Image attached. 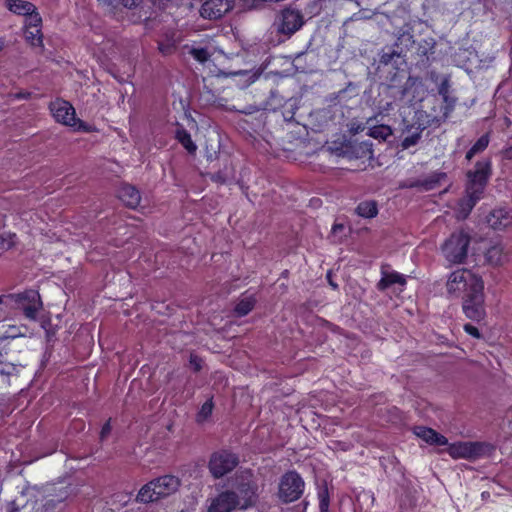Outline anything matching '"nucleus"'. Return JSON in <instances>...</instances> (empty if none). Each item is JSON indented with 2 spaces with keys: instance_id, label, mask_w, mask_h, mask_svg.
I'll return each instance as SVG.
<instances>
[{
  "instance_id": "39448f33",
  "label": "nucleus",
  "mask_w": 512,
  "mask_h": 512,
  "mask_svg": "<svg viewBox=\"0 0 512 512\" xmlns=\"http://www.w3.org/2000/svg\"><path fill=\"white\" fill-rule=\"evenodd\" d=\"M304 24L302 13L290 7H287L277 14L274 27L277 32L290 37L297 32Z\"/></svg>"
},
{
  "instance_id": "c756f323",
  "label": "nucleus",
  "mask_w": 512,
  "mask_h": 512,
  "mask_svg": "<svg viewBox=\"0 0 512 512\" xmlns=\"http://www.w3.org/2000/svg\"><path fill=\"white\" fill-rule=\"evenodd\" d=\"M319 508L320 512H329V491L326 485L319 488L318 491Z\"/></svg>"
},
{
  "instance_id": "603ef678",
  "label": "nucleus",
  "mask_w": 512,
  "mask_h": 512,
  "mask_svg": "<svg viewBox=\"0 0 512 512\" xmlns=\"http://www.w3.org/2000/svg\"><path fill=\"white\" fill-rule=\"evenodd\" d=\"M2 302H3V297H0V303H2Z\"/></svg>"
},
{
  "instance_id": "393cba45",
  "label": "nucleus",
  "mask_w": 512,
  "mask_h": 512,
  "mask_svg": "<svg viewBox=\"0 0 512 512\" xmlns=\"http://www.w3.org/2000/svg\"><path fill=\"white\" fill-rule=\"evenodd\" d=\"M256 303V299L254 296H245L237 303L235 307V312L238 316L247 315L253 308Z\"/></svg>"
},
{
  "instance_id": "e433bc0d",
  "label": "nucleus",
  "mask_w": 512,
  "mask_h": 512,
  "mask_svg": "<svg viewBox=\"0 0 512 512\" xmlns=\"http://www.w3.org/2000/svg\"><path fill=\"white\" fill-rule=\"evenodd\" d=\"M366 128L365 124L364 123H361V122H352L350 124V127H349V130L352 134H357L359 132H362L364 131Z\"/></svg>"
},
{
  "instance_id": "cd10ccee",
  "label": "nucleus",
  "mask_w": 512,
  "mask_h": 512,
  "mask_svg": "<svg viewBox=\"0 0 512 512\" xmlns=\"http://www.w3.org/2000/svg\"><path fill=\"white\" fill-rule=\"evenodd\" d=\"M214 409V403L213 399L209 398L207 399L203 405L201 406L200 410L198 411L196 415V422L198 424H203L210 418L212 411Z\"/></svg>"
},
{
  "instance_id": "6ab92c4d",
  "label": "nucleus",
  "mask_w": 512,
  "mask_h": 512,
  "mask_svg": "<svg viewBox=\"0 0 512 512\" xmlns=\"http://www.w3.org/2000/svg\"><path fill=\"white\" fill-rule=\"evenodd\" d=\"M22 366L8 360L6 351L0 350V375L9 382L11 377L18 376Z\"/></svg>"
},
{
  "instance_id": "b1692460",
  "label": "nucleus",
  "mask_w": 512,
  "mask_h": 512,
  "mask_svg": "<svg viewBox=\"0 0 512 512\" xmlns=\"http://www.w3.org/2000/svg\"><path fill=\"white\" fill-rule=\"evenodd\" d=\"M489 141L490 139L488 134L482 135L476 141V143L467 151L465 158L468 161H471L476 154L483 152L488 147Z\"/></svg>"
},
{
  "instance_id": "2f4dec72",
  "label": "nucleus",
  "mask_w": 512,
  "mask_h": 512,
  "mask_svg": "<svg viewBox=\"0 0 512 512\" xmlns=\"http://www.w3.org/2000/svg\"><path fill=\"white\" fill-rule=\"evenodd\" d=\"M188 53L200 63H205L211 56L208 49L203 47H192Z\"/></svg>"
},
{
  "instance_id": "412c9836",
  "label": "nucleus",
  "mask_w": 512,
  "mask_h": 512,
  "mask_svg": "<svg viewBox=\"0 0 512 512\" xmlns=\"http://www.w3.org/2000/svg\"><path fill=\"white\" fill-rule=\"evenodd\" d=\"M6 7L12 13L26 17L31 12H34L36 6L24 0H7Z\"/></svg>"
},
{
  "instance_id": "58836bf2",
  "label": "nucleus",
  "mask_w": 512,
  "mask_h": 512,
  "mask_svg": "<svg viewBox=\"0 0 512 512\" xmlns=\"http://www.w3.org/2000/svg\"><path fill=\"white\" fill-rule=\"evenodd\" d=\"M464 330L471 336L475 337V338H480V333L478 331V329L471 325V324H465L464 325Z\"/></svg>"
},
{
  "instance_id": "6e6552de",
  "label": "nucleus",
  "mask_w": 512,
  "mask_h": 512,
  "mask_svg": "<svg viewBox=\"0 0 512 512\" xmlns=\"http://www.w3.org/2000/svg\"><path fill=\"white\" fill-rule=\"evenodd\" d=\"M49 108L57 122L70 126L75 130L83 128V123L76 118L75 109L69 102L57 99L50 103Z\"/></svg>"
},
{
  "instance_id": "f704fd0d",
  "label": "nucleus",
  "mask_w": 512,
  "mask_h": 512,
  "mask_svg": "<svg viewBox=\"0 0 512 512\" xmlns=\"http://www.w3.org/2000/svg\"><path fill=\"white\" fill-rule=\"evenodd\" d=\"M15 237V234L9 232L0 234V250L11 248L14 245Z\"/></svg>"
},
{
  "instance_id": "5701e85b",
  "label": "nucleus",
  "mask_w": 512,
  "mask_h": 512,
  "mask_svg": "<svg viewBox=\"0 0 512 512\" xmlns=\"http://www.w3.org/2000/svg\"><path fill=\"white\" fill-rule=\"evenodd\" d=\"M176 139L189 153H194L197 150V146L192 141L190 133L184 128H178L176 130Z\"/></svg>"
},
{
  "instance_id": "37998d69",
  "label": "nucleus",
  "mask_w": 512,
  "mask_h": 512,
  "mask_svg": "<svg viewBox=\"0 0 512 512\" xmlns=\"http://www.w3.org/2000/svg\"><path fill=\"white\" fill-rule=\"evenodd\" d=\"M444 102L447 104V108L451 109L454 105V100L450 99L448 93L441 95Z\"/></svg>"
},
{
  "instance_id": "423d86ee",
  "label": "nucleus",
  "mask_w": 512,
  "mask_h": 512,
  "mask_svg": "<svg viewBox=\"0 0 512 512\" xmlns=\"http://www.w3.org/2000/svg\"><path fill=\"white\" fill-rule=\"evenodd\" d=\"M304 491V481L296 472L284 474L279 483L278 496L284 503L299 499Z\"/></svg>"
},
{
  "instance_id": "dca6fc26",
  "label": "nucleus",
  "mask_w": 512,
  "mask_h": 512,
  "mask_svg": "<svg viewBox=\"0 0 512 512\" xmlns=\"http://www.w3.org/2000/svg\"><path fill=\"white\" fill-rule=\"evenodd\" d=\"M413 43H414V41H413L412 34H410L409 32H403L402 34H400L398 36L397 41L395 43V46L400 49L393 50L392 52H384L380 58L381 63H383V64L390 63L395 56L399 57L401 55V53L403 52V48L400 46L409 48Z\"/></svg>"
},
{
  "instance_id": "4c0bfd02",
  "label": "nucleus",
  "mask_w": 512,
  "mask_h": 512,
  "mask_svg": "<svg viewBox=\"0 0 512 512\" xmlns=\"http://www.w3.org/2000/svg\"><path fill=\"white\" fill-rule=\"evenodd\" d=\"M111 429H112V427H111V424H110V420H108V421L103 425V427H102V429H101V432H100V439H101V440L106 439V438L109 436V434L111 433Z\"/></svg>"
},
{
  "instance_id": "9d476101",
  "label": "nucleus",
  "mask_w": 512,
  "mask_h": 512,
  "mask_svg": "<svg viewBox=\"0 0 512 512\" xmlns=\"http://www.w3.org/2000/svg\"><path fill=\"white\" fill-rule=\"evenodd\" d=\"M238 464L237 457L227 451H221L212 455L209 469L215 478H220L232 471Z\"/></svg>"
},
{
  "instance_id": "1a4fd4ad",
  "label": "nucleus",
  "mask_w": 512,
  "mask_h": 512,
  "mask_svg": "<svg viewBox=\"0 0 512 512\" xmlns=\"http://www.w3.org/2000/svg\"><path fill=\"white\" fill-rule=\"evenodd\" d=\"M7 299L14 301L23 310L29 319H36L38 311L42 308L40 295L37 291L29 290L21 294L9 295Z\"/></svg>"
},
{
  "instance_id": "a878e982",
  "label": "nucleus",
  "mask_w": 512,
  "mask_h": 512,
  "mask_svg": "<svg viewBox=\"0 0 512 512\" xmlns=\"http://www.w3.org/2000/svg\"><path fill=\"white\" fill-rule=\"evenodd\" d=\"M367 134L375 139L385 141L392 135V129L388 125H376L370 127Z\"/></svg>"
},
{
  "instance_id": "de8ad7c7",
  "label": "nucleus",
  "mask_w": 512,
  "mask_h": 512,
  "mask_svg": "<svg viewBox=\"0 0 512 512\" xmlns=\"http://www.w3.org/2000/svg\"><path fill=\"white\" fill-rule=\"evenodd\" d=\"M16 97H17V98H24V97H25V95H23V94H17V95H16Z\"/></svg>"
},
{
  "instance_id": "3c124183",
  "label": "nucleus",
  "mask_w": 512,
  "mask_h": 512,
  "mask_svg": "<svg viewBox=\"0 0 512 512\" xmlns=\"http://www.w3.org/2000/svg\"><path fill=\"white\" fill-rule=\"evenodd\" d=\"M2 226H3V223H2V221L0 220V228H1Z\"/></svg>"
},
{
  "instance_id": "7c9ffc66",
  "label": "nucleus",
  "mask_w": 512,
  "mask_h": 512,
  "mask_svg": "<svg viewBox=\"0 0 512 512\" xmlns=\"http://www.w3.org/2000/svg\"><path fill=\"white\" fill-rule=\"evenodd\" d=\"M41 24L42 18L35 7L34 12H31L25 18V28L41 29Z\"/></svg>"
},
{
  "instance_id": "72a5a7b5",
  "label": "nucleus",
  "mask_w": 512,
  "mask_h": 512,
  "mask_svg": "<svg viewBox=\"0 0 512 512\" xmlns=\"http://www.w3.org/2000/svg\"><path fill=\"white\" fill-rule=\"evenodd\" d=\"M421 133L422 130H417L413 132L411 135L406 136L401 142L402 148L408 149L409 147L416 145L421 138Z\"/></svg>"
},
{
  "instance_id": "473e14b6",
  "label": "nucleus",
  "mask_w": 512,
  "mask_h": 512,
  "mask_svg": "<svg viewBox=\"0 0 512 512\" xmlns=\"http://www.w3.org/2000/svg\"><path fill=\"white\" fill-rule=\"evenodd\" d=\"M25 39L33 46L42 44L41 29L25 28Z\"/></svg>"
},
{
  "instance_id": "aec40b11",
  "label": "nucleus",
  "mask_w": 512,
  "mask_h": 512,
  "mask_svg": "<svg viewBox=\"0 0 512 512\" xmlns=\"http://www.w3.org/2000/svg\"><path fill=\"white\" fill-rule=\"evenodd\" d=\"M415 434L429 444L443 446L447 444V438L437 433L435 430L427 427H416Z\"/></svg>"
},
{
  "instance_id": "a211bd4d",
  "label": "nucleus",
  "mask_w": 512,
  "mask_h": 512,
  "mask_svg": "<svg viewBox=\"0 0 512 512\" xmlns=\"http://www.w3.org/2000/svg\"><path fill=\"white\" fill-rule=\"evenodd\" d=\"M406 284V279L403 275L397 272H390L386 270H382V277L380 281L377 283V288L380 291H384L393 285H399L400 287H404Z\"/></svg>"
},
{
  "instance_id": "8fccbe9b",
  "label": "nucleus",
  "mask_w": 512,
  "mask_h": 512,
  "mask_svg": "<svg viewBox=\"0 0 512 512\" xmlns=\"http://www.w3.org/2000/svg\"><path fill=\"white\" fill-rule=\"evenodd\" d=\"M371 121H372V118H369V119L367 120V124H369Z\"/></svg>"
},
{
  "instance_id": "f3484780",
  "label": "nucleus",
  "mask_w": 512,
  "mask_h": 512,
  "mask_svg": "<svg viewBox=\"0 0 512 512\" xmlns=\"http://www.w3.org/2000/svg\"><path fill=\"white\" fill-rule=\"evenodd\" d=\"M118 197L127 207L132 209L136 208L141 201L140 192L134 186L128 184L120 187Z\"/></svg>"
},
{
  "instance_id": "0eeeda50",
  "label": "nucleus",
  "mask_w": 512,
  "mask_h": 512,
  "mask_svg": "<svg viewBox=\"0 0 512 512\" xmlns=\"http://www.w3.org/2000/svg\"><path fill=\"white\" fill-rule=\"evenodd\" d=\"M490 450L491 447L489 444L466 441L451 444L448 448V453L455 459L463 458L475 460L488 454Z\"/></svg>"
},
{
  "instance_id": "f257e3e1",
  "label": "nucleus",
  "mask_w": 512,
  "mask_h": 512,
  "mask_svg": "<svg viewBox=\"0 0 512 512\" xmlns=\"http://www.w3.org/2000/svg\"><path fill=\"white\" fill-rule=\"evenodd\" d=\"M446 290L450 297L462 298V309L469 319L484 318V282L479 275L469 269H457L449 275Z\"/></svg>"
},
{
  "instance_id": "49530a36",
  "label": "nucleus",
  "mask_w": 512,
  "mask_h": 512,
  "mask_svg": "<svg viewBox=\"0 0 512 512\" xmlns=\"http://www.w3.org/2000/svg\"><path fill=\"white\" fill-rule=\"evenodd\" d=\"M344 229V226L342 224H334L332 227V232L337 233L338 231H341Z\"/></svg>"
},
{
  "instance_id": "ea45409f",
  "label": "nucleus",
  "mask_w": 512,
  "mask_h": 512,
  "mask_svg": "<svg viewBox=\"0 0 512 512\" xmlns=\"http://www.w3.org/2000/svg\"><path fill=\"white\" fill-rule=\"evenodd\" d=\"M142 0H121L122 4L126 7V8H133V7H136L137 5H139V3L141 2Z\"/></svg>"
},
{
  "instance_id": "9b49d317",
  "label": "nucleus",
  "mask_w": 512,
  "mask_h": 512,
  "mask_svg": "<svg viewBox=\"0 0 512 512\" xmlns=\"http://www.w3.org/2000/svg\"><path fill=\"white\" fill-rule=\"evenodd\" d=\"M235 508H239L238 494L225 491L212 499L208 512H231Z\"/></svg>"
},
{
  "instance_id": "f03ea898",
  "label": "nucleus",
  "mask_w": 512,
  "mask_h": 512,
  "mask_svg": "<svg viewBox=\"0 0 512 512\" xmlns=\"http://www.w3.org/2000/svg\"><path fill=\"white\" fill-rule=\"evenodd\" d=\"M180 481L173 475H165L145 484L137 494V501L150 503L174 494Z\"/></svg>"
},
{
  "instance_id": "2eb2a0df",
  "label": "nucleus",
  "mask_w": 512,
  "mask_h": 512,
  "mask_svg": "<svg viewBox=\"0 0 512 512\" xmlns=\"http://www.w3.org/2000/svg\"><path fill=\"white\" fill-rule=\"evenodd\" d=\"M487 223L493 229H505L512 225V213L506 209H494L487 216Z\"/></svg>"
},
{
  "instance_id": "c9c22d12",
  "label": "nucleus",
  "mask_w": 512,
  "mask_h": 512,
  "mask_svg": "<svg viewBox=\"0 0 512 512\" xmlns=\"http://www.w3.org/2000/svg\"><path fill=\"white\" fill-rule=\"evenodd\" d=\"M189 363H190V366L191 368L195 371V372H199L202 368V359L200 357H198L197 355H194V354H191L190 355V360H189Z\"/></svg>"
},
{
  "instance_id": "09e8293b",
  "label": "nucleus",
  "mask_w": 512,
  "mask_h": 512,
  "mask_svg": "<svg viewBox=\"0 0 512 512\" xmlns=\"http://www.w3.org/2000/svg\"><path fill=\"white\" fill-rule=\"evenodd\" d=\"M330 284H331V286H332L334 289H336V288H337V285H336V284H334L333 282H330Z\"/></svg>"
},
{
  "instance_id": "bb28decb",
  "label": "nucleus",
  "mask_w": 512,
  "mask_h": 512,
  "mask_svg": "<svg viewBox=\"0 0 512 512\" xmlns=\"http://www.w3.org/2000/svg\"><path fill=\"white\" fill-rule=\"evenodd\" d=\"M356 212L361 217L372 218L377 215V205L374 201L361 202L357 206Z\"/></svg>"
},
{
  "instance_id": "c85d7f7f",
  "label": "nucleus",
  "mask_w": 512,
  "mask_h": 512,
  "mask_svg": "<svg viewBox=\"0 0 512 512\" xmlns=\"http://www.w3.org/2000/svg\"><path fill=\"white\" fill-rule=\"evenodd\" d=\"M447 177L445 172H434L423 180L420 185L426 190L434 189L442 180Z\"/></svg>"
},
{
  "instance_id": "f8f14e48",
  "label": "nucleus",
  "mask_w": 512,
  "mask_h": 512,
  "mask_svg": "<svg viewBox=\"0 0 512 512\" xmlns=\"http://www.w3.org/2000/svg\"><path fill=\"white\" fill-rule=\"evenodd\" d=\"M238 491L239 509H247L257 503L258 486L253 480L248 479L246 482H241Z\"/></svg>"
},
{
  "instance_id": "4468645a",
  "label": "nucleus",
  "mask_w": 512,
  "mask_h": 512,
  "mask_svg": "<svg viewBox=\"0 0 512 512\" xmlns=\"http://www.w3.org/2000/svg\"><path fill=\"white\" fill-rule=\"evenodd\" d=\"M510 249L502 242H494L485 252V259L492 266H502L509 261Z\"/></svg>"
},
{
  "instance_id": "20e7f679",
  "label": "nucleus",
  "mask_w": 512,
  "mask_h": 512,
  "mask_svg": "<svg viewBox=\"0 0 512 512\" xmlns=\"http://www.w3.org/2000/svg\"><path fill=\"white\" fill-rule=\"evenodd\" d=\"M490 175L491 161L489 159L477 161L474 169L467 172L466 193L482 195Z\"/></svg>"
},
{
  "instance_id": "ddd939ff",
  "label": "nucleus",
  "mask_w": 512,
  "mask_h": 512,
  "mask_svg": "<svg viewBox=\"0 0 512 512\" xmlns=\"http://www.w3.org/2000/svg\"><path fill=\"white\" fill-rule=\"evenodd\" d=\"M232 8V0H208L201 8V16L208 19L221 18Z\"/></svg>"
},
{
  "instance_id": "4be33fe9",
  "label": "nucleus",
  "mask_w": 512,
  "mask_h": 512,
  "mask_svg": "<svg viewBox=\"0 0 512 512\" xmlns=\"http://www.w3.org/2000/svg\"><path fill=\"white\" fill-rule=\"evenodd\" d=\"M481 196L480 194L466 193V196L459 201V215L461 218H466L469 215Z\"/></svg>"
},
{
  "instance_id": "7ed1b4c3",
  "label": "nucleus",
  "mask_w": 512,
  "mask_h": 512,
  "mask_svg": "<svg viewBox=\"0 0 512 512\" xmlns=\"http://www.w3.org/2000/svg\"><path fill=\"white\" fill-rule=\"evenodd\" d=\"M470 237L463 233H453L442 245V252L446 260L452 264H460L467 257Z\"/></svg>"
},
{
  "instance_id": "79ce46f5",
  "label": "nucleus",
  "mask_w": 512,
  "mask_h": 512,
  "mask_svg": "<svg viewBox=\"0 0 512 512\" xmlns=\"http://www.w3.org/2000/svg\"><path fill=\"white\" fill-rule=\"evenodd\" d=\"M211 179L215 182H218V183H225L226 182V177L223 176L220 172L218 173H214L211 175Z\"/></svg>"
},
{
  "instance_id": "a19ab883",
  "label": "nucleus",
  "mask_w": 512,
  "mask_h": 512,
  "mask_svg": "<svg viewBox=\"0 0 512 512\" xmlns=\"http://www.w3.org/2000/svg\"><path fill=\"white\" fill-rule=\"evenodd\" d=\"M159 49L160 51L165 54V55H168V54H171L174 47L170 44H167V45H164V44H160L159 45Z\"/></svg>"
},
{
  "instance_id": "c03bdc74",
  "label": "nucleus",
  "mask_w": 512,
  "mask_h": 512,
  "mask_svg": "<svg viewBox=\"0 0 512 512\" xmlns=\"http://www.w3.org/2000/svg\"><path fill=\"white\" fill-rule=\"evenodd\" d=\"M502 155L505 159L511 160L512 159V147H507L502 150Z\"/></svg>"
},
{
  "instance_id": "a18cd8bd",
  "label": "nucleus",
  "mask_w": 512,
  "mask_h": 512,
  "mask_svg": "<svg viewBox=\"0 0 512 512\" xmlns=\"http://www.w3.org/2000/svg\"><path fill=\"white\" fill-rule=\"evenodd\" d=\"M446 93H448V84H447V82L445 81V82H443V83L441 84V86L439 87V94H440V95H443V94H446Z\"/></svg>"
}]
</instances>
